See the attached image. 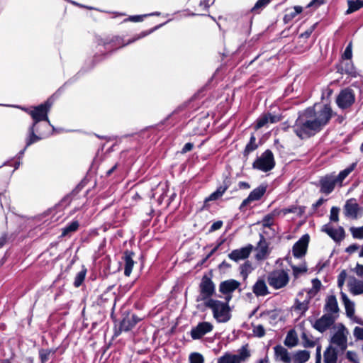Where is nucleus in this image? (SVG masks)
I'll return each instance as SVG.
<instances>
[{"mask_svg": "<svg viewBox=\"0 0 363 363\" xmlns=\"http://www.w3.org/2000/svg\"><path fill=\"white\" fill-rule=\"evenodd\" d=\"M332 109L328 105L310 107L301 113L292 126L293 131L300 138H308L328 123L332 117Z\"/></svg>", "mask_w": 363, "mask_h": 363, "instance_id": "obj_1", "label": "nucleus"}, {"mask_svg": "<svg viewBox=\"0 0 363 363\" xmlns=\"http://www.w3.org/2000/svg\"><path fill=\"white\" fill-rule=\"evenodd\" d=\"M50 106L51 104L47 101L45 104H42L38 106L34 107L33 110H31L28 112L33 120V123L29 128V135L26 139V145L23 150L21 152V155L23 154L25 150L28 146L46 136V134L44 132L40 130L39 125H38V124L40 121H45L49 125H50L48 117V113Z\"/></svg>", "mask_w": 363, "mask_h": 363, "instance_id": "obj_2", "label": "nucleus"}, {"mask_svg": "<svg viewBox=\"0 0 363 363\" xmlns=\"http://www.w3.org/2000/svg\"><path fill=\"white\" fill-rule=\"evenodd\" d=\"M354 166L355 164H352L341 171L337 175L330 174L322 178L320 181V191L329 194L335 186H342L343 180L353 171Z\"/></svg>", "mask_w": 363, "mask_h": 363, "instance_id": "obj_3", "label": "nucleus"}, {"mask_svg": "<svg viewBox=\"0 0 363 363\" xmlns=\"http://www.w3.org/2000/svg\"><path fill=\"white\" fill-rule=\"evenodd\" d=\"M229 296L226 302L219 300L210 299L204 302V306L211 309L213 318L219 323H225L230 318V309L228 301L230 299Z\"/></svg>", "mask_w": 363, "mask_h": 363, "instance_id": "obj_4", "label": "nucleus"}, {"mask_svg": "<svg viewBox=\"0 0 363 363\" xmlns=\"http://www.w3.org/2000/svg\"><path fill=\"white\" fill-rule=\"evenodd\" d=\"M334 333L330 338V345L340 352H344L347 347V337L350 335L348 329L342 323L333 326Z\"/></svg>", "mask_w": 363, "mask_h": 363, "instance_id": "obj_5", "label": "nucleus"}, {"mask_svg": "<svg viewBox=\"0 0 363 363\" xmlns=\"http://www.w3.org/2000/svg\"><path fill=\"white\" fill-rule=\"evenodd\" d=\"M250 355L247 345H245L238 351V354L225 353L218 359L217 363H241L247 361Z\"/></svg>", "mask_w": 363, "mask_h": 363, "instance_id": "obj_6", "label": "nucleus"}, {"mask_svg": "<svg viewBox=\"0 0 363 363\" xmlns=\"http://www.w3.org/2000/svg\"><path fill=\"white\" fill-rule=\"evenodd\" d=\"M289 281L288 273L283 269L274 270L267 277V281L270 286L275 289L283 288L287 285Z\"/></svg>", "mask_w": 363, "mask_h": 363, "instance_id": "obj_7", "label": "nucleus"}, {"mask_svg": "<svg viewBox=\"0 0 363 363\" xmlns=\"http://www.w3.org/2000/svg\"><path fill=\"white\" fill-rule=\"evenodd\" d=\"M253 167L262 172H268L275 166L274 155L271 150H267L253 162Z\"/></svg>", "mask_w": 363, "mask_h": 363, "instance_id": "obj_8", "label": "nucleus"}, {"mask_svg": "<svg viewBox=\"0 0 363 363\" xmlns=\"http://www.w3.org/2000/svg\"><path fill=\"white\" fill-rule=\"evenodd\" d=\"M200 294L196 298V301L212 299L211 297L215 293V285L212 280L206 275L202 277L201 281L199 284Z\"/></svg>", "mask_w": 363, "mask_h": 363, "instance_id": "obj_9", "label": "nucleus"}, {"mask_svg": "<svg viewBox=\"0 0 363 363\" xmlns=\"http://www.w3.org/2000/svg\"><path fill=\"white\" fill-rule=\"evenodd\" d=\"M336 316L331 313H325L320 318L317 319L314 322H311L312 327L323 333L330 329L335 323Z\"/></svg>", "mask_w": 363, "mask_h": 363, "instance_id": "obj_10", "label": "nucleus"}, {"mask_svg": "<svg viewBox=\"0 0 363 363\" xmlns=\"http://www.w3.org/2000/svg\"><path fill=\"white\" fill-rule=\"evenodd\" d=\"M355 100V96L352 89L342 90L336 99L337 106L341 108H347L351 106Z\"/></svg>", "mask_w": 363, "mask_h": 363, "instance_id": "obj_11", "label": "nucleus"}, {"mask_svg": "<svg viewBox=\"0 0 363 363\" xmlns=\"http://www.w3.org/2000/svg\"><path fill=\"white\" fill-rule=\"evenodd\" d=\"M253 248V245L249 244L245 247L233 250L228 256L231 260L238 262L248 258Z\"/></svg>", "mask_w": 363, "mask_h": 363, "instance_id": "obj_12", "label": "nucleus"}, {"mask_svg": "<svg viewBox=\"0 0 363 363\" xmlns=\"http://www.w3.org/2000/svg\"><path fill=\"white\" fill-rule=\"evenodd\" d=\"M309 242V235L306 234L298 240L293 247V255L296 257H301L306 253Z\"/></svg>", "mask_w": 363, "mask_h": 363, "instance_id": "obj_13", "label": "nucleus"}, {"mask_svg": "<svg viewBox=\"0 0 363 363\" xmlns=\"http://www.w3.org/2000/svg\"><path fill=\"white\" fill-rule=\"evenodd\" d=\"M213 328V325L209 322L199 323L191 331V336L194 340L200 339L203 335L211 332Z\"/></svg>", "mask_w": 363, "mask_h": 363, "instance_id": "obj_14", "label": "nucleus"}, {"mask_svg": "<svg viewBox=\"0 0 363 363\" xmlns=\"http://www.w3.org/2000/svg\"><path fill=\"white\" fill-rule=\"evenodd\" d=\"M281 121V117L271 113H263L257 120L255 128L267 127L269 124L276 123Z\"/></svg>", "mask_w": 363, "mask_h": 363, "instance_id": "obj_15", "label": "nucleus"}, {"mask_svg": "<svg viewBox=\"0 0 363 363\" xmlns=\"http://www.w3.org/2000/svg\"><path fill=\"white\" fill-rule=\"evenodd\" d=\"M322 231L327 233L336 242L341 241L345 238V230L342 227L334 228L330 223H328L322 227Z\"/></svg>", "mask_w": 363, "mask_h": 363, "instance_id": "obj_16", "label": "nucleus"}, {"mask_svg": "<svg viewBox=\"0 0 363 363\" xmlns=\"http://www.w3.org/2000/svg\"><path fill=\"white\" fill-rule=\"evenodd\" d=\"M140 320L135 314L127 313L121 323L120 330L125 332L130 330Z\"/></svg>", "mask_w": 363, "mask_h": 363, "instance_id": "obj_17", "label": "nucleus"}, {"mask_svg": "<svg viewBox=\"0 0 363 363\" xmlns=\"http://www.w3.org/2000/svg\"><path fill=\"white\" fill-rule=\"evenodd\" d=\"M359 210V204L354 199L347 200L344 206V213L345 216L354 219L358 217Z\"/></svg>", "mask_w": 363, "mask_h": 363, "instance_id": "obj_18", "label": "nucleus"}, {"mask_svg": "<svg viewBox=\"0 0 363 363\" xmlns=\"http://www.w3.org/2000/svg\"><path fill=\"white\" fill-rule=\"evenodd\" d=\"M266 191V187L264 186H259L255 189L248 196L247 199L243 200L240 208L242 209L245 206L250 204L252 201L259 200Z\"/></svg>", "mask_w": 363, "mask_h": 363, "instance_id": "obj_19", "label": "nucleus"}, {"mask_svg": "<svg viewBox=\"0 0 363 363\" xmlns=\"http://www.w3.org/2000/svg\"><path fill=\"white\" fill-rule=\"evenodd\" d=\"M347 286L350 292L354 296L363 294V281L362 280L351 277L348 279Z\"/></svg>", "mask_w": 363, "mask_h": 363, "instance_id": "obj_20", "label": "nucleus"}, {"mask_svg": "<svg viewBox=\"0 0 363 363\" xmlns=\"http://www.w3.org/2000/svg\"><path fill=\"white\" fill-rule=\"evenodd\" d=\"M255 250L257 251L255 257L258 260L265 259L269 254L268 244L262 235H260V240Z\"/></svg>", "mask_w": 363, "mask_h": 363, "instance_id": "obj_21", "label": "nucleus"}, {"mask_svg": "<svg viewBox=\"0 0 363 363\" xmlns=\"http://www.w3.org/2000/svg\"><path fill=\"white\" fill-rule=\"evenodd\" d=\"M240 284V282L236 280L229 279L220 284L219 290L223 294H230L237 289Z\"/></svg>", "mask_w": 363, "mask_h": 363, "instance_id": "obj_22", "label": "nucleus"}, {"mask_svg": "<svg viewBox=\"0 0 363 363\" xmlns=\"http://www.w3.org/2000/svg\"><path fill=\"white\" fill-rule=\"evenodd\" d=\"M274 355L277 360L281 361L284 363H290L291 358L289 355L288 350L282 345H277L274 347Z\"/></svg>", "mask_w": 363, "mask_h": 363, "instance_id": "obj_23", "label": "nucleus"}, {"mask_svg": "<svg viewBox=\"0 0 363 363\" xmlns=\"http://www.w3.org/2000/svg\"><path fill=\"white\" fill-rule=\"evenodd\" d=\"M324 310L327 312L326 313H331L333 315L338 313V304L337 298L334 295L328 296L325 301Z\"/></svg>", "mask_w": 363, "mask_h": 363, "instance_id": "obj_24", "label": "nucleus"}, {"mask_svg": "<svg viewBox=\"0 0 363 363\" xmlns=\"http://www.w3.org/2000/svg\"><path fill=\"white\" fill-rule=\"evenodd\" d=\"M341 298L345 308L346 314L349 318L354 315V303L344 292H340Z\"/></svg>", "mask_w": 363, "mask_h": 363, "instance_id": "obj_25", "label": "nucleus"}, {"mask_svg": "<svg viewBox=\"0 0 363 363\" xmlns=\"http://www.w3.org/2000/svg\"><path fill=\"white\" fill-rule=\"evenodd\" d=\"M323 356L325 363H337V351L333 346L330 345L324 352Z\"/></svg>", "mask_w": 363, "mask_h": 363, "instance_id": "obj_26", "label": "nucleus"}, {"mask_svg": "<svg viewBox=\"0 0 363 363\" xmlns=\"http://www.w3.org/2000/svg\"><path fill=\"white\" fill-rule=\"evenodd\" d=\"M133 252L126 251L123 255V259L125 262V270L124 274L125 276L129 277L131 274L133 267L134 265V261L133 259Z\"/></svg>", "mask_w": 363, "mask_h": 363, "instance_id": "obj_27", "label": "nucleus"}, {"mask_svg": "<svg viewBox=\"0 0 363 363\" xmlns=\"http://www.w3.org/2000/svg\"><path fill=\"white\" fill-rule=\"evenodd\" d=\"M228 185L225 183H224L223 185L219 186L216 191L212 193L209 196L205 199L204 200V204L205 206L207 204L208 202L212 201H216L219 198H220L223 194L225 192V191L228 189Z\"/></svg>", "mask_w": 363, "mask_h": 363, "instance_id": "obj_28", "label": "nucleus"}, {"mask_svg": "<svg viewBox=\"0 0 363 363\" xmlns=\"http://www.w3.org/2000/svg\"><path fill=\"white\" fill-rule=\"evenodd\" d=\"M253 292L256 296H265L268 292V289L265 281L263 279H259L253 286Z\"/></svg>", "mask_w": 363, "mask_h": 363, "instance_id": "obj_29", "label": "nucleus"}, {"mask_svg": "<svg viewBox=\"0 0 363 363\" xmlns=\"http://www.w3.org/2000/svg\"><path fill=\"white\" fill-rule=\"evenodd\" d=\"M310 299L311 296L309 294H307L306 298L303 301H301L299 298H296L294 306V310L301 311V314L303 315L308 309Z\"/></svg>", "mask_w": 363, "mask_h": 363, "instance_id": "obj_30", "label": "nucleus"}, {"mask_svg": "<svg viewBox=\"0 0 363 363\" xmlns=\"http://www.w3.org/2000/svg\"><path fill=\"white\" fill-rule=\"evenodd\" d=\"M310 358V352L307 350H299L293 356L294 363H305Z\"/></svg>", "mask_w": 363, "mask_h": 363, "instance_id": "obj_31", "label": "nucleus"}, {"mask_svg": "<svg viewBox=\"0 0 363 363\" xmlns=\"http://www.w3.org/2000/svg\"><path fill=\"white\" fill-rule=\"evenodd\" d=\"M347 4L348 9L346 13L350 14L363 7V0H349Z\"/></svg>", "mask_w": 363, "mask_h": 363, "instance_id": "obj_32", "label": "nucleus"}, {"mask_svg": "<svg viewBox=\"0 0 363 363\" xmlns=\"http://www.w3.org/2000/svg\"><path fill=\"white\" fill-rule=\"evenodd\" d=\"M55 353V350L51 349H41L39 350V357L40 359L41 363H45L48 362L50 357V356L54 355Z\"/></svg>", "mask_w": 363, "mask_h": 363, "instance_id": "obj_33", "label": "nucleus"}, {"mask_svg": "<svg viewBox=\"0 0 363 363\" xmlns=\"http://www.w3.org/2000/svg\"><path fill=\"white\" fill-rule=\"evenodd\" d=\"M301 339L304 347H313L315 345V341L312 335L307 334L306 332L301 334Z\"/></svg>", "mask_w": 363, "mask_h": 363, "instance_id": "obj_34", "label": "nucleus"}, {"mask_svg": "<svg viewBox=\"0 0 363 363\" xmlns=\"http://www.w3.org/2000/svg\"><path fill=\"white\" fill-rule=\"evenodd\" d=\"M79 222L75 220L69 223L68 225H67L65 228L62 230V236L65 237L69 235V233H72L73 232H75L78 228H79Z\"/></svg>", "mask_w": 363, "mask_h": 363, "instance_id": "obj_35", "label": "nucleus"}, {"mask_svg": "<svg viewBox=\"0 0 363 363\" xmlns=\"http://www.w3.org/2000/svg\"><path fill=\"white\" fill-rule=\"evenodd\" d=\"M355 321L362 327H355L353 330V335L356 340H363V321L359 318H356Z\"/></svg>", "mask_w": 363, "mask_h": 363, "instance_id": "obj_36", "label": "nucleus"}, {"mask_svg": "<svg viewBox=\"0 0 363 363\" xmlns=\"http://www.w3.org/2000/svg\"><path fill=\"white\" fill-rule=\"evenodd\" d=\"M285 345L292 347L297 345V337L295 334L293 333L292 331H290L284 340Z\"/></svg>", "mask_w": 363, "mask_h": 363, "instance_id": "obj_37", "label": "nucleus"}, {"mask_svg": "<svg viewBox=\"0 0 363 363\" xmlns=\"http://www.w3.org/2000/svg\"><path fill=\"white\" fill-rule=\"evenodd\" d=\"M86 269H83L79 272L74 279V285L75 287H79L82 285L86 277Z\"/></svg>", "mask_w": 363, "mask_h": 363, "instance_id": "obj_38", "label": "nucleus"}, {"mask_svg": "<svg viewBox=\"0 0 363 363\" xmlns=\"http://www.w3.org/2000/svg\"><path fill=\"white\" fill-rule=\"evenodd\" d=\"M291 267L293 269V274L296 279L299 277L300 275L306 273L308 270L307 267L305 264H301L300 266L293 265L291 266Z\"/></svg>", "mask_w": 363, "mask_h": 363, "instance_id": "obj_39", "label": "nucleus"}, {"mask_svg": "<svg viewBox=\"0 0 363 363\" xmlns=\"http://www.w3.org/2000/svg\"><path fill=\"white\" fill-rule=\"evenodd\" d=\"M270 0H258L252 9V11L259 13L264 7H265Z\"/></svg>", "mask_w": 363, "mask_h": 363, "instance_id": "obj_40", "label": "nucleus"}, {"mask_svg": "<svg viewBox=\"0 0 363 363\" xmlns=\"http://www.w3.org/2000/svg\"><path fill=\"white\" fill-rule=\"evenodd\" d=\"M252 327H253L252 332L255 336H257L258 337H262L264 336L265 330H264L263 325H253Z\"/></svg>", "mask_w": 363, "mask_h": 363, "instance_id": "obj_41", "label": "nucleus"}, {"mask_svg": "<svg viewBox=\"0 0 363 363\" xmlns=\"http://www.w3.org/2000/svg\"><path fill=\"white\" fill-rule=\"evenodd\" d=\"M252 271V265L251 263L247 261L245 262L241 267H240V273L242 275L243 277H247L248 274H250Z\"/></svg>", "mask_w": 363, "mask_h": 363, "instance_id": "obj_42", "label": "nucleus"}, {"mask_svg": "<svg viewBox=\"0 0 363 363\" xmlns=\"http://www.w3.org/2000/svg\"><path fill=\"white\" fill-rule=\"evenodd\" d=\"M350 232L354 238L363 239V225L359 228L352 227Z\"/></svg>", "mask_w": 363, "mask_h": 363, "instance_id": "obj_43", "label": "nucleus"}, {"mask_svg": "<svg viewBox=\"0 0 363 363\" xmlns=\"http://www.w3.org/2000/svg\"><path fill=\"white\" fill-rule=\"evenodd\" d=\"M274 223V215L268 214L265 216L262 220V225L264 228H270Z\"/></svg>", "mask_w": 363, "mask_h": 363, "instance_id": "obj_44", "label": "nucleus"}, {"mask_svg": "<svg viewBox=\"0 0 363 363\" xmlns=\"http://www.w3.org/2000/svg\"><path fill=\"white\" fill-rule=\"evenodd\" d=\"M255 141H256V139H255V136H252L250 138V140L249 143L245 147V152L246 154H248L249 152L255 150L257 147V145Z\"/></svg>", "mask_w": 363, "mask_h": 363, "instance_id": "obj_45", "label": "nucleus"}, {"mask_svg": "<svg viewBox=\"0 0 363 363\" xmlns=\"http://www.w3.org/2000/svg\"><path fill=\"white\" fill-rule=\"evenodd\" d=\"M339 211L340 208L336 206H333L330 209V220L332 222H338L339 220Z\"/></svg>", "mask_w": 363, "mask_h": 363, "instance_id": "obj_46", "label": "nucleus"}, {"mask_svg": "<svg viewBox=\"0 0 363 363\" xmlns=\"http://www.w3.org/2000/svg\"><path fill=\"white\" fill-rule=\"evenodd\" d=\"M190 363H203V357L199 353H192L189 356Z\"/></svg>", "mask_w": 363, "mask_h": 363, "instance_id": "obj_47", "label": "nucleus"}, {"mask_svg": "<svg viewBox=\"0 0 363 363\" xmlns=\"http://www.w3.org/2000/svg\"><path fill=\"white\" fill-rule=\"evenodd\" d=\"M352 42H350L348 44V45L347 46V48H345V50L342 55V58L346 59V60H350L352 58Z\"/></svg>", "mask_w": 363, "mask_h": 363, "instance_id": "obj_48", "label": "nucleus"}, {"mask_svg": "<svg viewBox=\"0 0 363 363\" xmlns=\"http://www.w3.org/2000/svg\"><path fill=\"white\" fill-rule=\"evenodd\" d=\"M347 358L353 363H359V359L357 353L353 351H348L347 352Z\"/></svg>", "mask_w": 363, "mask_h": 363, "instance_id": "obj_49", "label": "nucleus"}, {"mask_svg": "<svg viewBox=\"0 0 363 363\" xmlns=\"http://www.w3.org/2000/svg\"><path fill=\"white\" fill-rule=\"evenodd\" d=\"M347 278V273L344 270V271H342L340 274L338 275V277H337V286L340 287V288H342V286L344 285V283H345V281Z\"/></svg>", "mask_w": 363, "mask_h": 363, "instance_id": "obj_50", "label": "nucleus"}, {"mask_svg": "<svg viewBox=\"0 0 363 363\" xmlns=\"http://www.w3.org/2000/svg\"><path fill=\"white\" fill-rule=\"evenodd\" d=\"M302 11H303V9L301 6H294L293 11H290L287 13L289 14V16L291 17V18L293 19L298 14L301 13L302 12Z\"/></svg>", "mask_w": 363, "mask_h": 363, "instance_id": "obj_51", "label": "nucleus"}, {"mask_svg": "<svg viewBox=\"0 0 363 363\" xmlns=\"http://www.w3.org/2000/svg\"><path fill=\"white\" fill-rule=\"evenodd\" d=\"M352 272L356 274L357 276L363 278V264L357 263Z\"/></svg>", "mask_w": 363, "mask_h": 363, "instance_id": "obj_52", "label": "nucleus"}, {"mask_svg": "<svg viewBox=\"0 0 363 363\" xmlns=\"http://www.w3.org/2000/svg\"><path fill=\"white\" fill-rule=\"evenodd\" d=\"M315 25L311 27L309 29L301 33L299 36L300 38L307 39L308 38L314 30Z\"/></svg>", "mask_w": 363, "mask_h": 363, "instance_id": "obj_53", "label": "nucleus"}, {"mask_svg": "<svg viewBox=\"0 0 363 363\" xmlns=\"http://www.w3.org/2000/svg\"><path fill=\"white\" fill-rule=\"evenodd\" d=\"M325 3V0H312L308 4V7L314 6L315 8L320 6Z\"/></svg>", "mask_w": 363, "mask_h": 363, "instance_id": "obj_54", "label": "nucleus"}, {"mask_svg": "<svg viewBox=\"0 0 363 363\" xmlns=\"http://www.w3.org/2000/svg\"><path fill=\"white\" fill-rule=\"evenodd\" d=\"M315 363H321V346L320 345L316 347Z\"/></svg>", "mask_w": 363, "mask_h": 363, "instance_id": "obj_55", "label": "nucleus"}, {"mask_svg": "<svg viewBox=\"0 0 363 363\" xmlns=\"http://www.w3.org/2000/svg\"><path fill=\"white\" fill-rule=\"evenodd\" d=\"M223 225V222L221 220L216 221L212 224L211 226V231H215L219 230Z\"/></svg>", "mask_w": 363, "mask_h": 363, "instance_id": "obj_56", "label": "nucleus"}, {"mask_svg": "<svg viewBox=\"0 0 363 363\" xmlns=\"http://www.w3.org/2000/svg\"><path fill=\"white\" fill-rule=\"evenodd\" d=\"M297 209H298L297 207L291 206V207H289V208H286L282 209L281 210V213L284 215H286V214L289 213H296Z\"/></svg>", "mask_w": 363, "mask_h": 363, "instance_id": "obj_57", "label": "nucleus"}, {"mask_svg": "<svg viewBox=\"0 0 363 363\" xmlns=\"http://www.w3.org/2000/svg\"><path fill=\"white\" fill-rule=\"evenodd\" d=\"M359 250L361 249V246H359V245H358L354 244V245H350V246L347 248L346 251H347V252H349V253H353V252H354L356 250H359Z\"/></svg>", "mask_w": 363, "mask_h": 363, "instance_id": "obj_58", "label": "nucleus"}, {"mask_svg": "<svg viewBox=\"0 0 363 363\" xmlns=\"http://www.w3.org/2000/svg\"><path fill=\"white\" fill-rule=\"evenodd\" d=\"M194 147V144L191 143H187L184 145V146L182 148V152L186 153L189 151H191Z\"/></svg>", "mask_w": 363, "mask_h": 363, "instance_id": "obj_59", "label": "nucleus"}, {"mask_svg": "<svg viewBox=\"0 0 363 363\" xmlns=\"http://www.w3.org/2000/svg\"><path fill=\"white\" fill-rule=\"evenodd\" d=\"M313 288L315 289V292H317L321 286V282L318 279H314L312 280Z\"/></svg>", "mask_w": 363, "mask_h": 363, "instance_id": "obj_60", "label": "nucleus"}, {"mask_svg": "<svg viewBox=\"0 0 363 363\" xmlns=\"http://www.w3.org/2000/svg\"><path fill=\"white\" fill-rule=\"evenodd\" d=\"M209 1L210 0H203V1H201L199 4V6L202 9V10H206L207 9L209 6H210V4H209Z\"/></svg>", "mask_w": 363, "mask_h": 363, "instance_id": "obj_61", "label": "nucleus"}, {"mask_svg": "<svg viewBox=\"0 0 363 363\" xmlns=\"http://www.w3.org/2000/svg\"><path fill=\"white\" fill-rule=\"evenodd\" d=\"M324 201H325V199H323V198L319 199L316 201V203H315L313 205V208H315H315H318L319 206H320L324 203Z\"/></svg>", "mask_w": 363, "mask_h": 363, "instance_id": "obj_62", "label": "nucleus"}, {"mask_svg": "<svg viewBox=\"0 0 363 363\" xmlns=\"http://www.w3.org/2000/svg\"><path fill=\"white\" fill-rule=\"evenodd\" d=\"M239 186L242 189H249L250 187V184L245 182H240L239 183Z\"/></svg>", "mask_w": 363, "mask_h": 363, "instance_id": "obj_63", "label": "nucleus"}, {"mask_svg": "<svg viewBox=\"0 0 363 363\" xmlns=\"http://www.w3.org/2000/svg\"><path fill=\"white\" fill-rule=\"evenodd\" d=\"M118 165L116 164L111 169H110L107 172V176H110L117 168Z\"/></svg>", "mask_w": 363, "mask_h": 363, "instance_id": "obj_64", "label": "nucleus"}]
</instances>
